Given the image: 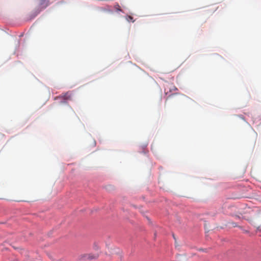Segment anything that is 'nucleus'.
I'll list each match as a JSON object with an SVG mask.
<instances>
[{
	"mask_svg": "<svg viewBox=\"0 0 261 261\" xmlns=\"http://www.w3.org/2000/svg\"><path fill=\"white\" fill-rule=\"evenodd\" d=\"M126 19L128 21V22H134L135 21L133 17L131 16H127L126 17Z\"/></svg>",
	"mask_w": 261,
	"mask_h": 261,
	"instance_id": "nucleus-6",
	"label": "nucleus"
},
{
	"mask_svg": "<svg viewBox=\"0 0 261 261\" xmlns=\"http://www.w3.org/2000/svg\"><path fill=\"white\" fill-rule=\"evenodd\" d=\"M115 8L117 11H121L120 7L118 4H117L115 6Z\"/></svg>",
	"mask_w": 261,
	"mask_h": 261,
	"instance_id": "nucleus-7",
	"label": "nucleus"
},
{
	"mask_svg": "<svg viewBox=\"0 0 261 261\" xmlns=\"http://www.w3.org/2000/svg\"><path fill=\"white\" fill-rule=\"evenodd\" d=\"M39 4L40 6H42L45 8L49 5V1L47 0H39Z\"/></svg>",
	"mask_w": 261,
	"mask_h": 261,
	"instance_id": "nucleus-4",
	"label": "nucleus"
},
{
	"mask_svg": "<svg viewBox=\"0 0 261 261\" xmlns=\"http://www.w3.org/2000/svg\"><path fill=\"white\" fill-rule=\"evenodd\" d=\"M177 90V88L172 83H167L165 87V93H172Z\"/></svg>",
	"mask_w": 261,
	"mask_h": 261,
	"instance_id": "nucleus-1",
	"label": "nucleus"
},
{
	"mask_svg": "<svg viewBox=\"0 0 261 261\" xmlns=\"http://www.w3.org/2000/svg\"><path fill=\"white\" fill-rule=\"evenodd\" d=\"M60 97L63 98L65 100H70L71 98V94L69 92H67L65 94H62Z\"/></svg>",
	"mask_w": 261,
	"mask_h": 261,
	"instance_id": "nucleus-3",
	"label": "nucleus"
},
{
	"mask_svg": "<svg viewBox=\"0 0 261 261\" xmlns=\"http://www.w3.org/2000/svg\"><path fill=\"white\" fill-rule=\"evenodd\" d=\"M185 98H188V97L184 95H181L180 97L178 98L177 100L179 102H181L183 101L184 99Z\"/></svg>",
	"mask_w": 261,
	"mask_h": 261,
	"instance_id": "nucleus-5",
	"label": "nucleus"
},
{
	"mask_svg": "<svg viewBox=\"0 0 261 261\" xmlns=\"http://www.w3.org/2000/svg\"><path fill=\"white\" fill-rule=\"evenodd\" d=\"M84 257H85L87 259H96L98 257V254H85L83 256Z\"/></svg>",
	"mask_w": 261,
	"mask_h": 261,
	"instance_id": "nucleus-2",
	"label": "nucleus"
}]
</instances>
